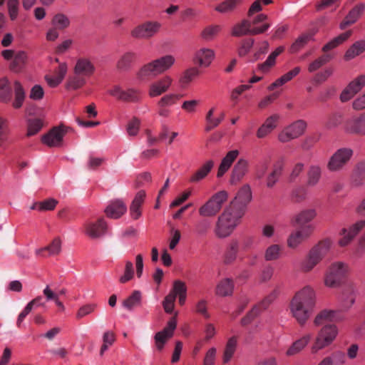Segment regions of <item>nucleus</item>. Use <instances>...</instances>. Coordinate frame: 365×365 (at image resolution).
Masks as SVG:
<instances>
[{
  "label": "nucleus",
  "mask_w": 365,
  "mask_h": 365,
  "mask_svg": "<svg viewBox=\"0 0 365 365\" xmlns=\"http://www.w3.org/2000/svg\"><path fill=\"white\" fill-rule=\"evenodd\" d=\"M338 334V328L334 324H327L318 332L312 346V352L317 353L319 350L329 346Z\"/></svg>",
  "instance_id": "6"
},
{
  "label": "nucleus",
  "mask_w": 365,
  "mask_h": 365,
  "mask_svg": "<svg viewBox=\"0 0 365 365\" xmlns=\"http://www.w3.org/2000/svg\"><path fill=\"white\" fill-rule=\"evenodd\" d=\"M182 294H187V287L185 282L175 280L170 293L165 297L163 302L165 312L171 314L173 311L176 297Z\"/></svg>",
  "instance_id": "12"
},
{
  "label": "nucleus",
  "mask_w": 365,
  "mask_h": 365,
  "mask_svg": "<svg viewBox=\"0 0 365 365\" xmlns=\"http://www.w3.org/2000/svg\"><path fill=\"white\" fill-rule=\"evenodd\" d=\"M353 153V150L349 148H341L336 150L327 162V170L330 172L342 170L351 160Z\"/></svg>",
  "instance_id": "8"
},
{
  "label": "nucleus",
  "mask_w": 365,
  "mask_h": 365,
  "mask_svg": "<svg viewBox=\"0 0 365 365\" xmlns=\"http://www.w3.org/2000/svg\"><path fill=\"white\" fill-rule=\"evenodd\" d=\"M356 297V285L347 282L342 287L339 297V307L344 311H348L354 304Z\"/></svg>",
  "instance_id": "16"
},
{
  "label": "nucleus",
  "mask_w": 365,
  "mask_h": 365,
  "mask_svg": "<svg viewBox=\"0 0 365 365\" xmlns=\"http://www.w3.org/2000/svg\"><path fill=\"white\" fill-rule=\"evenodd\" d=\"M351 35V30H349L344 33L341 34L340 35L334 38L329 42L326 43L322 48V51L324 52L325 53H328L327 52L335 48L336 47L346 41Z\"/></svg>",
  "instance_id": "38"
},
{
  "label": "nucleus",
  "mask_w": 365,
  "mask_h": 365,
  "mask_svg": "<svg viewBox=\"0 0 365 365\" xmlns=\"http://www.w3.org/2000/svg\"><path fill=\"white\" fill-rule=\"evenodd\" d=\"M365 86V76L361 75L354 79L344 88L340 95V99L342 102L350 100L356 93L360 91Z\"/></svg>",
  "instance_id": "19"
},
{
  "label": "nucleus",
  "mask_w": 365,
  "mask_h": 365,
  "mask_svg": "<svg viewBox=\"0 0 365 365\" xmlns=\"http://www.w3.org/2000/svg\"><path fill=\"white\" fill-rule=\"evenodd\" d=\"M352 183L354 186H361L365 181V161H361L355 165L352 175Z\"/></svg>",
  "instance_id": "33"
},
{
  "label": "nucleus",
  "mask_w": 365,
  "mask_h": 365,
  "mask_svg": "<svg viewBox=\"0 0 365 365\" xmlns=\"http://www.w3.org/2000/svg\"><path fill=\"white\" fill-rule=\"evenodd\" d=\"M227 192L225 190L213 195L204 205L199 208V214L202 217H213L216 215L224 202L227 200Z\"/></svg>",
  "instance_id": "7"
},
{
  "label": "nucleus",
  "mask_w": 365,
  "mask_h": 365,
  "mask_svg": "<svg viewBox=\"0 0 365 365\" xmlns=\"http://www.w3.org/2000/svg\"><path fill=\"white\" fill-rule=\"evenodd\" d=\"M307 128V123L302 120H298L284 129L279 135V140L287 143L302 135Z\"/></svg>",
  "instance_id": "15"
},
{
  "label": "nucleus",
  "mask_w": 365,
  "mask_h": 365,
  "mask_svg": "<svg viewBox=\"0 0 365 365\" xmlns=\"http://www.w3.org/2000/svg\"><path fill=\"white\" fill-rule=\"evenodd\" d=\"M313 36H314V34H311V33L303 34L301 36H299L295 40V41L292 44L291 47H290V52L291 53L298 52L307 43H308L309 41L312 40Z\"/></svg>",
  "instance_id": "43"
},
{
  "label": "nucleus",
  "mask_w": 365,
  "mask_h": 365,
  "mask_svg": "<svg viewBox=\"0 0 365 365\" xmlns=\"http://www.w3.org/2000/svg\"><path fill=\"white\" fill-rule=\"evenodd\" d=\"M233 289V280L230 278H225L219 282L215 289V293L220 297H227L232 295Z\"/></svg>",
  "instance_id": "35"
},
{
  "label": "nucleus",
  "mask_w": 365,
  "mask_h": 365,
  "mask_svg": "<svg viewBox=\"0 0 365 365\" xmlns=\"http://www.w3.org/2000/svg\"><path fill=\"white\" fill-rule=\"evenodd\" d=\"M239 155L237 150H233L227 153L225 158L222 160V162L218 168L217 177L221 178L225 173L230 169L232 163L235 160Z\"/></svg>",
  "instance_id": "30"
},
{
  "label": "nucleus",
  "mask_w": 365,
  "mask_h": 365,
  "mask_svg": "<svg viewBox=\"0 0 365 365\" xmlns=\"http://www.w3.org/2000/svg\"><path fill=\"white\" fill-rule=\"evenodd\" d=\"M322 169L319 165H312L307 171V185L314 187L318 184L322 177Z\"/></svg>",
  "instance_id": "39"
},
{
  "label": "nucleus",
  "mask_w": 365,
  "mask_h": 365,
  "mask_svg": "<svg viewBox=\"0 0 365 365\" xmlns=\"http://www.w3.org/2000/svg\"><path fill=\"white\" fill-rule=\"evenodd\" d=\"M282 247L277 244H273L267 247L264 257L266 261L277 260L280 257Z\"/></svg>",
  "instance_id": "47"
},
{
  "label": "nucleus",
  "mask_w": 365,
  "mask_h": 365,
  "mask_svg": "<svg viewBox=\"0 0 365 365\" xmlns=\"http://www.w3.org/2000/svg\"><path fill=\"white\" fill-rule=\"evenodd\" d=\"M350 130L356 134L365 135V112L353 119Z\"/></svg>",
  "instance_id": "42"
},
{
  "label": "nucleus",
  "mask_w": 365,
  "mask_h": 365,
  "mask_svg": "<svg viewBox=\"0 0 365 365\" xmlns=\"http://www.w3.org/2000/svg\"><path fill=\"white\" fill-rule=\"evenodd\" d=\"M215 57L213 50L208 48H201L197 50L194 56V62L200 66L207 67L210 65Z\"/></svg>",
  "instance_id": "25"
},
{
  "label": "nucleus",
  "mask_w": 365,
  "mask_h": 365,
  "mask_svg": "<svg viewBox=\"0 0 365 365\" xmlns=\"http://www.w3.org/2000/svg\"><path fill=\"white\" fill-rule=\"evenodd\" d=\"M172 82V78L168 76H165L153 82L149 86V96L150 97H156L165 93L171 86Z\"/></svg>",
  "instance_id": "20"
},
{
  "label": "nucleus",
  "mask_w": 365,
  "mask_h": 365,
  "mask_svg": "<svg viewBox=\"0 0 365 365\" xmlns=\"http://www.w3.org/2000/svg\"><path fill=\"white\" fill-rule=\"evenodd\" d=\"M200 74V71L196 68H191L185 71L180 78V81L183 84H187L191 82L195 77Z\"/></svg>",
  "instance_id": "55"
},
{
  "label": "nucleus",
  "mask_w": 365,
  "mask_h": 365,
  "mask_svg": "<svg viewBox=\"0 0 365 365\" xmlns=\"http://www.w3.org/2000/svg\"><path fill=\"white\" fill-rule=\"evenodd\" d=\"M317 210L314 208L304 209L296 214L292 218V223L293 225H299L301 227L307 225H311V222L317 216Z\"/></svg>",
  "instance_id": "21"
},
{
  "label": "nucleus",
  "mask_w": 365,
  "mask_h": 365,
  "mask_svg": "<svg viewBox=\"0 0 365 365\" xmlns=\"http://www.w3.org/2000/svg\"><path fill=\"white\" fill-rule=\"evenodd\" d=\"M44 91L40 85L34 86L30 91L29 98L34 101H38L43 98Z\"/></svg>",
  "instance_id": "62"
},
{
  "label": "nucleus",
  "mask_w": 365,
  "mask_h": 365,
  "mask_svg": "<svg viewBox=\"0 0 365 365\" xmlns=\"http://www.w3.org/2000/svg\"><path fill=\"white\" fill-rule=\"evenodd\" d=\"M332 244L331 239L325 238L313 246L301 264L302 270L304 272H311L327 255Z\"/></svg>",
  "instance_id": "5"
},
{
  "label": "nucleus",
  "mask_w": 365,
  "mask_h": 365,
  "mask_svg": "<svg viewBox=\"0 0 365 365\" xmlns=\"http://www.w3.org/2000/svg\"><path fill=\"white\" fill-rule=\"evenodd\" d=\"M43 127V123L39 118L30 119L28 121L27 136L36 135Z\"/></svg>",
  "instance_id": "52"
},
{
  "label": "nucleus",
  "mask_w": 365,
  "mask_h": 365,
  "mask_svg": "<svg viewBox=\"0 0 365 365\" xmlns=\"http://www.w3.org/2000/svg\"><path fill=\"white\" fill-rule=\"evenodd\" d=\"M134 274L135 272L133 263L130 261H127L125 263L124 274L120 277L119 282L121 284L126 283L133 278Z\"/></svg>",
  "instance_id": "53"
},
{
  "label": "nucleus",
  "mask_w": 365,
  "mask_h": 365,
  "mask_svg": "<svg viewBox=\"0 0 365 365\" xmlns=\"http://www.w3.org/2000/svg\"><path fill=\"white\" fill-rule=\"evenodd\" d=\"M259 314L258 306H254L253 308L241 319V324L247 326L250 324L254 319Z\"/></svg>",
  "instance_id": "58"
},
{
  "label": "nucleus",
  "mask_w": 365,
  "mask_h": 365,
  "mask_svg": "<svg viewBox=\"0 0 365 365\" xmlns=\"http://www.w3.org/2000/svg\"><path fill=\"white\" fill-rule=\"evenodd\" d=\"M267 19L266 14H260L252 21L243 20L233 27L232 34L235 36H241L264 33L271 26L270 24L264 22Z\"/></svg>",
  "instance_id": "4"
},
{
  "label": "nucleus",
  "mask_w": 365,
  "mask_h": 365,
  "mask_svg": "<svg viewBox=\"0 0 365 365\" xmlns=\"http://www.w3.org/2000/svg\"><path fill=\"white\" fill-rule=\"evenodd\" d=\"M276 58L277 57L271 53L264 63L258 65L259 70L263 73L267 72L269 68L275 64Z\"/></svg>",
  "instance_id": "60"
},
{
  "label": "nucleus",
  "mask_w": 365,
  "mask_h": 365,
  "mask_svg": "<svg viewBox=\"0 0 365 365\" xmlns=\"http://www.w3.org/2000/svg\"><path fill=\"white\" fill-rule=\"evenodd\" d=\"M314 230L315 227L313 225H307L299 230L292 232L287 238L288 247L291 249L297 248L312 235Z\"/></svg>",
  "instance_id": "14"
},
{
  "label": "nucleus",
  "mask_w": 365,
  "mask_h": 365,
  "mask_svg": "<svg viewBox=\"0 0 365 365\" xmlns=\"http://www.w3.org/2000/svg\"><path fill=\"white\" fill-rule=\"evenodd\" d=\"M252 199L251 189L249 185H244L238 192L235 200L231 203H235L236 207L242 208L245 212V207Z\"/></svg>",
  "instance_id": "26"
},
{
  "label": "nucleus",
  "mask_w": 365,
  "mask_h": 365,
  "mask_svg": "<svg viewBox=\"0 0 365 365\" xmlns=\"http://www.w3.org/2000/svg\"><path fill=\"white\" fill-rule=\"evenodd\" d=\"M86 83V78L78 73L70 75L66 83V88L67 90H77L83 87Z\"/></svg>",
  "instance_id": "36"
},
{
  "label": "nucleus",
  "mask_w": 365,
  "mask_h": 365,
  "mask_svg": "<svg viewBox=\"0 0 365 365\" xmlns=\"http://www.w3.org/2000/svg\"><path fill=\"white\" fill-rule=\"evenodd\" d=\"M237 343V340L236 336H232L228 339L223 354V362L225 364L229 362L233 356L236 350Z\"/></svg>",
  "instance_id": "46"
},
{
  "label": "nucleus",
  "mask_w": 365,
  "mask_h": 365,
  "mask_svg": "<svg viewBox=\"0 0 365 365\" xmlns=\"http://www.w3.org/2000/svg\"><path fill=\"white\" fill-rule=\"evenodd\" d=\"M220 31V27L219 26H211L206 27L202 31V37L207 40L210 41L212 40Z\"/></svg>",
  "instance_id": "56"
},
{
  "label": "nucleus",
  "mask_w": 365,
  "mask_h": 365,
  "mask_svg": "<svg viewBox=\"0 0 365 365\" xmlns=\"http://www.w3.org/2000/svg\"><path fill=\"white\" fill-rule=\"evenodd\" d=\"M70 129L64 125L54 127L42 136L41 141L49 147H59L62 145L64 135Z\"/></svg>",
  "instance_id": "13"
},
{
  "label": "nucleus",
  "mask_w": 365,
  "mask_h": 365,
  "mask_svg": "<svg viewBox=\"0 0 365 365\" xmlns=\"http://www.w3.org/2000/svg\"><path fill=\"white\" fill-rule=\"evenodd\" d=\"M247 169V163L245 160L240 159L235 165L230 182L232 185L237 184L245 175Z\"/></svg>",
  "instance_id": "29"
},
{
  "label": "nucleus",
  "mask_w": 365,
  "mask_h": 365,
  "mask_svg": "<svg viewBox=\"0 0 365 365\" xmlns=\"http://www.w3.org/2000/svg\"><path fill=\"white\" fill-rule=\"evenodd\" d=\"M95 71L94 64L87 58H78L73 68L74 73H78L86 78L91 76Z\"/></svg>",
  "instance_id": "23"
},
{
  "label": "nucleus",
  "mask_w": 365,
  "mask_h": 365,
  "mask_svg": "<svg viewBox=\"0 0 365 365\" xmlns=\"http://www.w3.org/2000/svg\"><path fill=\"white\" fill-rule=\"evenodd\" d=\"M347 270L348 267L344 262H336L331 264L325 276V285L329 287L339 286L345 277Z\"/></svg>",
  "instance_id": "9"
},
{
  "label": "nucleus",
  "mask_w": 365,
  "mask_h": 365,
  "mask_svg": "<svg viewBox=\"0 0 365 365\" xmlns=\"http://www.w3.org/2000/svg\"><path fill=\"white\" fill-rule=\"evenodd\" d=\"M332 58V55L330 53H324L319 56L318 58L314 60L313 62H312L308 67V71L310 73H312L319 68H320L322 66L327 63L331 61Z\"/></svg>",
  "instance_id": "49"
},
{
  "label": "nucleus",
  "mask_w": 365,
  "mask_h": 365,
  "mask_svg": "<svg viewBox=\"0 0 365 365\" xmlns=\"http://www.w3.org/2000/svg\"><path fill=\"white\" fill-rule=\"evenodd\" d=\"M108 92L117 100L126 103H137L140 99V91L133 88L123 90L119 85H115Z\"/></svg>",
  "instance_id": "11"
},
{
  "label": "nucleus",
  "mask_w": 365,
  "mask_h": 365,
  "mask_svg": "<svg viewBox=\"0 0 365 365\" xmlns=\"http://www.w3.org/2000/svg\"><path fill=\"white\" fill-rule=\"evenodd\" d=\"M27 58V55L24 51L17 52L10 63L9 68L14 72H19L24 65Z\"/></svg>",
  "instance_id": "44"
},
{
  "label": "nucleus",
  "mask_w": 365,
  "mask_h": 365,
  "mask_svg": "<svg viewBox=\"0 0 365 365\" xmlns=\"http://www.w3.org/2000/svg\"><path fill=\"white\" fill-rule=\"evenodd\" d=\"M14 92L15 98L12 103V106L16 108H20L24 103L26 98V92L22 84L19 81L14 82Z\"/></svg>",
  "instance_id": "37"
},
{
  "label": "nucleus",
  "mask_w": 365,
  "mask_h": 365,
  "mask_svg": "<svg viewBox=\"0 0 365 365\" xmlns=\"http://www.w3.org/2000/svg\"><path fill=\"white\" fill-rule=\"evenodd\" d=\"M324 322H331V310L324 309L320 312L315 317L314 323L319 326Z\"/></svg>",
  "instance_id": "59"
},
{
  "label": "nucleus",
  "mask_w": 365,
  "mask_h": 365,
  "mask_svg": "<svg viewBox=\"0 0 365 365\" xmlns=\"http://www.w3.org/2000/svg\"><path fill=\"white\" fill-rule=\"evenodd\" d=\"M240 250V242L237 239L231 240L225 254V263L229 264L234 262Z\"/></svg>",
  "instance_id": "28"
},
{
  "label": "nucleus",
  "mask_w": 365,
  "mask_h": 365,
  "mask_svg": "<svg viewBox=\"0 0 365 365\" xmlns=\"http://www.w3.org/2000/svg\"><path fill=\"white\" fill-rule=\"evenodd\" d=\"M51 25L56 29L63 31L70 27L71 21L66 14L58 12L53 15L51 19Z\"/></svg>",
  "instance_id": "34"
},
{
  "label": "nucleus",
  "mask_w": 365,
  "mask_h": 365,
  "mask_svg": "<svg viewBox=\"0 0 365 365\" xmlns=\"http://www.w3.org/2000/svg\"><path fill=\"white\" fill-rule=\"evenodd\" d=\"M61 249V240L59 237L55 238L50 245L44 248L39 249L36 251L37 255H43V252L48 251L49 255H54L60 253Z\"/></svg>",
  "instance_id": "48"
},
{
  "label": "nucleus",
  "mask_w": 365,
  "mask_h": 365,
  "mask_svg": "<svg viewBox=\"0 0 365 365\" xmlns=\"http://www.w3.org/2000/svg\"><path fill=\"white\" fill-rule=\"evenodd\" d=\"M304 168V164L302 163H297L293 167L291 173L289 176V181L290 182H295L299 175L302 173Z\"/></svg>",
  "instance_id": "61"
},
{
  "label": "nucleus",
  "mask_w": 365,
  "mask_h": 365,
  "mask_svg": "<svg viewBox=\"0 0 365 365\" xmlns=\"http://www.w3.org/2000/svg\"><path fill=\"white\" fill-rule=\"evenodd\" d=\"M217 350L215 348H210L206 353L203 360V365H215Z\"/></svg>",
  "instance_id": "64"
},
{
  "label": "nucleus",
  "mask_w": 365,
  "mask_h": 365,
  "mask_svg": "<svg viewBox=\"0 0 365 365\" xmlns=\"http://www.w3.org/2000/svg\"><path fill=\"white\" fill-rule=\"evenodd\" d=\"M244 211L235 203H230L218 217L214 228V233L218 238L229 237L240 223Z\"/></svg>",
  "instance_id": "2"
},
{
  "label": "nucleus",
  "mask_w": 365,
  "mask_h": 365,
  "mask_svg": "<svg viewBox=\"0 0 365 365\" xmlns=\"http://www.w3.org/2000/svg\"><path fill=\"white\" fill-rule=\"evenodd\" d=\"M57 204H58V201L53 198H49V199L45 200L39 202V210H41V211L53 210L56 207Z\"/></svg>",
  "instance_id": "63"
},
{
  "label": "nucleus",
  "mask_w": 365,
  "mask_h": 365,
  "mask_svg": "<svg viewBox=\"0 0 365 365\" xmlns=\"http://www.w3.org/2000/svg\"><path fill=\"white\" fill-rule=\"evenodd\" d=\"M242 0H226L219 4L215 10L221 13H227L234 10Z\"/></svg>",
  "instance_id": "51"
},
{
  "label": "nucleus",
  "mask_w": 365,
  "mask_h": 365,
  "mask_svg": "<svg viewBox=\"0 0 365 365\" xmlns=\"http://www.w3.org/2000/svg\"><path fill=\"white\" fill-rule=\"evenodd\" d=\"M43 294L46 297V301H53L61 310L63 311L65 309L64 305L58 299V294L55 293L49 285L46 286L43 290Z\"/></svg>",
  "instance_id": "50"
},
{
  "label": "nucleus",
  "mask_w": 365,
  "mask_h": 365,
  "mask_svg": "<svg viewBox=\"0 0 365 365\" xmlns=\"http://www.w3.org/2000/svg\"><path fill=\"white\" fill-rule=\"evenodd\" d=\"M126 210L127 207L123 201L115 200L107 206L105 212L107 217L118 219L121 217Z\"/></svg>",
  "instance_id": "27"
},
{
  "label": "nucleus",
  "mask_w": 365,
  "mask_h": 365,
  "mask_svg": "<svg viewBox=\"0 0 365 365\" xmlns=\"http://www.w3.org/2000/svg\"><path fill=\"white\" fill-rule=\"evenodd\" d=\"M138 58V54L134 51L124 53L118 60L116 68L120 71H130Z\"/></svg>",
  "instance_id": "24"
},
{
  "label": "nucleus",
  "mask_w": 365,
  "mask_h": 365,
  "mask_svg": "<svg viewBox=\"0 0 365 365\" xmlns=\"http://www.w3.org/2000/svg\"><path fill=\"white\" fill-rule=\"evenodd\" d=\"M316 304V294L310 286H305L292 297L289 309L292 317L303 326L311 317Z\"/></svg>",
  "instance_id": "1"
},
{
  "label": "nucleus",
  "mask_w": 365,
  "mask_h": 365,
  "mask_svg": "<svg viewBox=\"0 0 365 365\" xmlns=\"http://www.w3.org/2000/svg\"><path fill=\"white\" fill-rule=\"evenodd\" d=\"M175 61L172 55L161 56L144 64L138 71L137 77L141 81L155 78L169 70Z\"/></svg>",
  "instance_id": "3"
},
{
  "label": "nucleus",
  "mask_w": 365,
  "mask_h": 365,
  "mask_svg": "<svg viewBox=\"0 0 365 365\" xmlns=\"http://www.w3.org/2000/svg\"><path fill=\"white\" fill-rule=\"evenodd\" d=\"M160 28V23L148 21L134 27L130 31V35L137 39H149L156 35Z\"/></svg>",
  "instance_id": "10"
},
{
  "label": "nucleus",
  "mask_w": 365,
  "mask_h": 365,
  "mask_svg": "<svg viewBox=\"0 0 365 365\" xmlns=\"http://www.w3.org/2000/svg\"><path fill=\"white\" fill-rule=\"evenodd\" d=\"M214 166V161L207 160L198 170H197L190 178V182H198L203 180L212 170Z\"/></svg>",
  "instance_id": "32"
},
{
  "label": "nucleus",
  "mask_w": 365,
  "mask_h": 365,
  "mask_svg": "<svg viewBox=\"0 0 365 365\" xmlns=\"http://www.w3.org/2000/svg\"><path fill=\"white\" fill-rule=\"evenodd\" d=\"M283 168L284 162L282 160H279L274 163L272 172L267 175L266 179L267 187L272 188L274 187L282 173Z\"/></svg>",
  "instance_id": "31"
},
{
  "label": "nucleus",
  "mask_w": 365,
  "mask_h": 365,
  "mask_svg": "<svg viewBox=\"0 0 365 365\" xmlns=\"http://www.w3.org/2000/svg\"><path fill=\"white\" fill-rule=\"evenodd\" d=\"M365 10L364 4H359L356 5L345 16L344 20L340 23L339 28L344 30L348 26L353 25L357 21Z\"/></svg>",
  "instance_id": "22"
},
{
  "label": "nucleus",
  "mask_w": 365,
  "mask_h": 365,
  "mask_svg": "<svg viewBox=\"0 0 365 365\" xmlns=\"http://www.w3.org/2000/svg\"><path fill=\"white\" fill-rule=\"evenodd\" d=\"M254 39L253 38H248L243 40L241 43V45L238 49V54L240 56H245L247 55L252 47L254 45Z\"/></svg>",
  "instance_id": "57"
},
{
  "label": "nucleus",
  "mask_w": 365,
  "mask_h": 365,
  "mask_svg": "<svg viewBox=\"0 0 365 365\" xmlns=\"http://www.w3.org/2000/svg\"><path fill=\"white\" fill-rule=\"evenodd\" d=\"M107 225L103 218H99L97 221H88L83 224V231L89 237L96 239L105 235Z\"/></svg>",
  "instance_id": "17"
},
{
  "label": "nucleus",
  "mask_w": 365,
  "mask_h": 365,
  "mask_svg": "<svg viewBox=\"0 0 365 365\" xmlns=\"http://www.w3.org/2000/svg\"><path fill=\"white\" fill-rule=\"evenodd\" d=\"M365 51V41H356L350 48L346 51L344 58L347 61L351 60L356 56L360 55Z\"/></svg>",
  "instance_id": "41"
},
{
  "label": "nucleus",
  "mask_w": 365,
  "mask_h": 365,
  "mask_svg": "<svg viewBox=\"0 0 365 365\" xmlns=\"http://www.w3.org/2000/svg\"><path fill=\"white\" fill-rule=\"evenodd\" d=\"M181 96L177 94H169L162 97L158 102L159 107L170 106L175 104L180 98Z\"/></svg>",
  "instance_id": "54"
},
{
  "label": "nucleus",
  "mask_w": 365,
  "mask_h": 365,
  "mask_svg": "<svg viewBox=\"0 0 365 365\" xmlns=\"http://www.w3.org/2000/svg\"><path fill=\"white\" fill-rule=\"evenodd\" d=\"M177 321L175 317H172L168 322L166 327L155 335V341L158 350H161L167 341L173 335L176 329Z\"/></svg>",
  "instance_id": "18"
},
{
  "label": "nucleus",
  "mask_w": 365,
  "mask_h": 365,
  "mask_svg": "<svg viewBox=\"0 0 365 365\" xmlns=\"http://www.w3.org/2000/svg\"><path fill=\"white\" fill-rule=\"evenodd\" d=\"M141 303V293L139 291H134L131 295L125 299L123 302V306L129 311L135 307L140 306Z\"/></svg>",
  "instance_id": "45"
},
{
  "label": "nucleus",
  "mask_w": 365,
  "mask_h": 365,
  "mask_svg": "<svg viewBox=\"0 0 365 365\" xmlns=\"http://www.w3.org/2000/svg\"><path fill=\"white\" fill-rule=\"evenodd\" d=\"M12 91L10 82L7 77L0 79V101L3 103H9L11 100Z\"/></svg>",
  "instance_id": "40"
}]
</instances>
